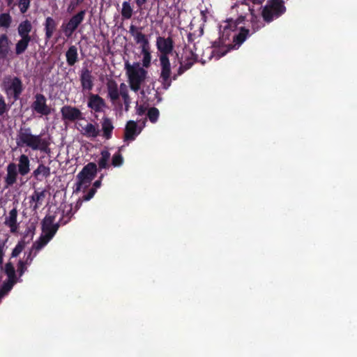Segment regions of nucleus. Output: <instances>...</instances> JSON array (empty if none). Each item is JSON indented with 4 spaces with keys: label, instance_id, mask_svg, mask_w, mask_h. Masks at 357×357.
Returning <instances> with one entry per match:
<instances>
[{
    "label": "nucleus",
    "instance_id": "obj_31",
    "mask_svg": "<svg viewBox=\"0 0 357 357\" xmlns=\"http://www.w3.org/2000/svg\"><path fill=\"white\" fill-rule=\"evenodd\" d=\"M45 37L49 40L52 38L56 27V21L54 18L48 17L45 20Z\"/></svg>",
    "mask_w": 357,
    "mask_h": 357
},
{
    "label": "nucleus",
    "instance_id": "obj_36",
    "mask_svg": "<svg viewBox=\"0 0 357 357\" xmlns=\"http://www.w3.org/2000/svg\"><path fill=\"white\" fill-rule=\"evenodd\" d=\"M133 9L129 1H123L122 3L121 15L125 19L131 18Z\"/></svg>",
    "mask_w": 357,
    "mask_h": 357
},
{
    "label": "nucleus",
    "instance_id": "obj_28",
    "mask_svg": "<svg viewBox=\"0 0 357 357\" xmlns=\"http://www.w3.org/2000/svg\"><path fill=\"white\" fill-rule=\"evenodd\" d=\"M50 167L43 165L42 162L39 163L36 169H35L33 172L35 178L40 181L44 179V178L50 176Z\"/></svg>",
    "mask_w": 357,
    "mask_h": 357
},
{
    "label": "nucleus",
    "instance_id": "obj_17",
    "mask_svg": "<svg viewBox=\"0 0 357 357\" xmlns=\"http://www.w3.org/2000/svg\"><path fill=\"white\" fill-rule=\"evenodd\" d=\"M34 230V227H29L25 231L22 239L18 241L15 247H14L11 254L12 257H17L20 254H21L23 249L25 248L26 242L31 241V239L33 238Z\"/></svg>",
    "mask_w": 357,
    "mask_h": 357
},
{
    "label": "nucleus",
    "instance_id": "obj_11",
    "mask_svg": "<svg viewBox=\"0 0 357 357\" xmlns=\"http://www.w3.org/2000/svg\"><path fill=\"white\" fill-rule=\"evenodd\" d=\"M85 13V11L79 12L77 15H73V17L69 20L68 23L63 24L62 29L66 37H71L73 32H75V29L79 26V24L82 22Z\"/></svg>",
    "mask_w": 357,
    "mask_h": 357
},
{
    "label": "nucleus",
    "instance_id": "obj_37",
    "mask_svg": "<svg viewBox=\"0 0 357 357\" xmlns=\"http://www.w3.org/2000/svg\"><path fill=\"white\" fill-rule=\"evenodd\" d=\"M12 22V18L9 14L0 15V26L8 29Z\"/></svg>",
    "mask_w": 357,
    "mask_h": 357
},
{
    "label": "nucleus",
    "instance_id": "obj_2",
    "mask_svg": "<svg viewBox=\"0 0 357 357\" xmlns=\"http://www.w3.org/2000/svg\"><path fill=\"white\" fill-rule=\"evenodd\" d=\"M59 229V222H56L55 215H47L43 218L42 222V233L32 245V248L24 261L20 260L18 262V271L20 276L24 273L26 265H30L36 257L37 252L40 251L56 234Z\"/></svg>",
    "mask_w": 357,
    "mask_h": 357
},
{
    "label": "nucleus",
    "instance_id": "obj_44",
    "mask_svg": "<svg viewBox=\"0 0 357 357\" xmlns=\"http://www.w3.org/2000/svg\"><path fill=\"white\" fill-rule=\"evenodd\" d=\"M76 3H74V1H72L69 6H68V12H72L74 9L76 8Z\"/></svg>",
    "mask_w": 357,
    "mask_h": 357
},
{
    "label": "nucleus",
    "instance_id": "obj_32",
    "mask_svg": "<svg viewBox=\"0 0 357 357\" xmlns=\"http://www.w3.org/2000/svg\"><path fill=\"white\" fill-rule=\"evenodd\" d=\"M141 54L142 56V62L143 68H149L152 59L150 43L141 51Z\"/></svg>",
    "mask_w": 357,
    "mask_h": 357
},
{
    "label": "nucleus",
    "instance_id": "obj_7",
    "mask_svg": "<svg viewBox=\"0 0 357 357\" xmlns=\"http://www.w3.org/2000/svg\"><path fill=\"white\" fill-rule=\"evenodd\" d=\"M284 12H285V6L282 0H271L267 1L261 14L264 20L270 22L273 18L278 17Z\"/></svg>",
    "mask_w": 357,
    "mask_h": 357
},
{
    "label": "nucleus",
    "instance_id": "obj_12",
    "mask_svg": "<svg viewBox=\"0 0 357 357\" xmlns=\"http://www.w3.org/2000/svg\"><path fill=\"white\" fill-rule=\"evenodd\" d=\"M31 108L35 112L40 115H50L51 107L47 104V99L42 93H37L35 96L34 101L32 102Z\"/></svg>",
    "mask_w": 357,
    "mask_h": 357
},
{
    "label": "nucleus",
    "instance_id": "obj_18",
    "mask_svg": "<svg viewBox=\"0 0 357 357\" xmlns=\"http://www.w3.org/2000/svg\"><path fill=\"white\" fill-rule=\"evenodd\" d=\"M87 105L91 109L94 110L95 112H101L106 107L105 100L98 95L91 93L89 96Z\"/></svg>",
    "mask_w": 357,
    "mask_h": 357
},
{
    "label": "nucleus",
    "instance_id": "obj_8",
    "mask_svg": "<svg viewBox=\"0 0 357 357\" xmlns=\"http://www.w3.org/2000/svg\"><path fill=\"white\" fill-rule=\"evenodd\" d=\"M3 88L7 96L14 99L19 98L23 91L22 82L17 77H6L3 79Z\"/></svg>",
    "mask_w": 357,
    "mask_h": 357
},
{
    "label": "nucleus",
    "instance_id": "obj_20",
    "mask_svg": "<svg viewBox=\"0 0 357 357\" xmlns=\"http://www.w3.org/2000/svg\"><path fill=\"white\" fill-rule=\"evenodd\" d=\"M17 214L18 212L17 208H13L9 211L8 215H6L4 219V224L7 227H10V231L12 233L17 232L19 228Z\"/></svg>",
    "mask_w": 357,
    "mask_h": 357
},
{
    "label": "nucleus",
    "instance_id": "obj_15",
    "mask_svg": "<svg viewBox=\"0 0 357 357\" xmlns=\"http://www.w3.org/2000/svg\"><path fill=\"white\" fill-rule=\"evenodd\" d=\"M60 112L64 121H75L84 119L83 113L75 107L63 106L61 108Z\"/></svg>",
    "mask_w": 357,
    "mask_h": 357
},
{
    "label": "nucleus",
    "instance_id": "obj_23",
    "mask_svg": "<svg viewBox=\"0 0 357 357\" xmlns=\"http://www.w3.org/2000/svg\"><path fill=\"white\" fill-rule=\"evenodd\" d=\"M102 126V136L105 139H110L112 136V131L114 129L112 120L107 116H103L100 121Z\"/></svg>",
    "mask_w": 357,
    "mask_h": 357
},
{
    "label": "nucleus",
    "instance_id": "obj_24",
    "mask_svg": "<svg viewBox=\"0 0 357 357\" xmlns=\"http://www.w3.org/2000/svg\"><path fill=\"white\" fill-rule=\"evenodd\" d=\"M46 197V190H36L33 194L30 197L31 205L33 210H37L43 204V202Z\"/></svg>",
    "mask_w": 357,
    "mask_h": 357
},
{
    "label": "nucleus",
    "instance_id": "obj_26",
    "mask_svg": "<svg viewBox=\"0 0 357 357\" xmlns=\"http://www.w3.org/2000/svg\"><path fill=\"white\" fill-rule=\"evenodd\" d=\"M32 29L31 22L29 20L22 21L19 24L17 27L18 35L21 38H27L29 40H31V37L29 36V33Z\"/></svg>",
    "mask_w": 357,
    "mask_h": 357
},
{
    "label": "nucleus",
    "instance_id": "obj_19",
    "mask_svg": "<svg viewBox=\"0 0 357 357\" xmlns=\"http://www.w3.org/2000/svg\"><path fill=\"white\" fill-rule=\"evenodd\" d=\"M141 130V127L137 126L136 121H128L125 128L124 139L127 141L135 140L136 136L139 135Z\"/></svg>",
    "mask_w": 357,
    "mask_h": 357
},
{
    "label": "nucleus",
    "instance_id": "obj_30",
    "mask_svg": "<svg viewBox=\"0 0 357 357\" xmlns=\"http://www.w3.org/2000/svg\"><path fill=\"white\" fill-rule=\"evenodd\" d=\"M81 84L84 89L86 90H91L93 87V81L91 73L90 70L85 68L83 70L81 73Z\"/></svg>",
    "mask_w": 357,
    "mask_h": 357
},
{
    "label": "nucleus",
    "instance_id": "obj_46",
    "mask_svg": "<svg viewBox=\"0 0 357 357\" xmlns=\"http://www.w3.org/2000/svg\"><path fill=\"white\" fill-rule=\"evenodd\" d=\"M136 4L139 8L142 6L144 3H146V0H135Z\"/></svg>",
    "mask_w": 357,
    "mask_h": 357
},
{
    "label": "nucleus",
    "instance_id": "obj_48",
    "mask_svg": "<svg viewBox=\"0 0 357 357\" xmlns=\"http://www.w3.org/2000/svg\"><path fill=\"white\" fill-rule=\"evenodd\" d=\"M84 0H76L75 3H76V6H77L78 4L79 3H82V2H83Z\"/></svg>",
    "mask_w": 357,
    "mask_h": 357
},
{
    "label": "nucleus",
    "instance_id": "obj_1",
    "mask_svg": "<svg viewBox=\"0 0 357 357\" xmlns=\"http://www.w3.org/2000/svg\"><path fill=\"white\" fill-rule=\"evenodd\" d=\"M249 3H237L233 7L239 13L236 20H228L223 21L220 26V37L218 45L232 46L237 48L244 43L248 36V29H244L242 23L248 13L253 17L256 16V12H260L264 0H249Z\"/></svg>",
    "mask_w": 357,
    "mask_h": 357
},
{
    "label": "nucleus",
    "instance_id": "obj_49",
    "mask_svg": "<svg viewBox=\"0 0 357 357\" xmlns=\"http://www.w3.org/2000/svg\"><path fill=\"white\" fill-rule=\"evenodd\" d=\"M13 0H8V3L10 4V2H12Z\"/></svg>",
    "mask_w": 357,
    "mask_h": 357
},
{
    "label": "nucleus",
    "instance_id": "obj_45",
    "mask_svg": "<svg viewBox=\"0 0 357 357\" xmlns=\"http://www.w3.org/2000/svg\"><path fill=\"white\" fill-rule=\"evenodd\" d=\"M71 211V206H68V210H67V217L64 220V221L63 222V224H66V222H68L71 215H70L68 214V211Z\"/></svg>",
    "mask_w": 357,
    "mask_h": 357
},
{
    "label": "nucleus",
    "instance_id": "obj_33",
    "mask_svg": "<svg viewBox=\"0 0 357 357\" xmlns=\"http://www.w3.org/2000/svg\"><path fill=\"white\" fill-rule=\"evenodd\" d=\"M77 48L75 45L70 46L66 52V61L69 66H73L77 62Z\"/></svg>",
    "mask_w": 357,
    "mask_h": 357
},
{
    "label": "nucleus",
    "instance_id": "obj_34",
    "mask_svg": "<svg viewBox=\"0 0 357 357\" xmlns=\"http://www.w3.org/2000/svg\"><path fill=\"white\" fill-rule=\"evenodd\" d=\"M110 157L111 153L107 151V149H103L101 151V157L98 160L100 168H107Z\"/></svg>",
    "mask_w": 357,
    "mask_h": 357
},
{
    "label": "nucleus",
    "instance_id": "obj_27",
    "mask_svg": "<svg viewBox=\"0 0 357 357\" xmlns=\"http://www.w3.org/2000/svg\"><path fill=\"white\" fill-rule=\"evenodd\" d=\"M18 172L21 175L27 174L30 171V160L27 155L22 154L18 158Z\"/></svg>",
    "mask_w": 357,
    "mask_h": 357
},
{
    "label": "nucleus",
    "instance_id": "obj_4",
    "mask_svg": "<svg viewBox=\"0 0 357 357\" xmlns=\"http://www.w3.org/2000/svg\"><path fill=\"white\" fill-rule=\"evenodd\" d=\"M17 144L20 146H28L33 150L50 152L48 140L40 135L32 134L30 129H21L17 138Z\"/></svg>",
    "mask_w": 357,
    "mask_h": 357
},
{
    "label": "nucleus",
    "instance_id": "obj_13",
    "mask_svg": "<svg viewBox=\"0 0 357 357\" xmlns=\"http://www.w3.org/2000/svg\"><path fill=\"white\" fill-rule=\"evenodd\" d=\"M76 126L80 134L88 138L98 137L101 132L98 123H77Z\"/></svg>",
    "mask_w": 357,
    "mask_h": 357
},
{
    "label": "nucleus",
    "instance_id": "obj_6",
    "mask_svg": "<svg viewBox=\"0 0 357 357\" xmlns=\"http://www.w3.org/2000/svg\"><path fill=\"white\" fill-rule=\"evenodd\" d=\"M97 172V166L94 162H89L85 165L77 176V182L74 188V192L85 190L91 185Z\"/></svg>",
    "mask_w": 357,
    "mask_h": 357
},
{
    "label": "nucleus",
    "instance_id": "obj_14",
    "mask_svg": "<svg viewBox=\"0 0 357 357\" xmlns=\"http://www.w3.org/2000/svg\"><path fill=\"white\" fill-rule=\"evenodd\" d=\"M129 32L136 43L139 45L141 51L150 43L148 36L143 33L141 26L131 25L129 28Z\"/></svg>",
    "mask_w": 357,
    "mask_h": 357
},
{
    "label": "nucleus",
    "instance_id": "obj_21",
    "mask_svg": "<svg viewBox=\"0 0 357 357\" xmlns=\"http://www.w3.org/2000/svg\"><path fill=\"white\" fill-rule=\"evenodd\" d=\"M156 46L162 54H168L173 51V40L171 38L158 37Z\"/></svg>",
    "mask_w": 357,
    "mask_h": 357
},
{
    "label": "nucleus",
    "instance_id": "obj_38",
    "mask_svg": "<svg viewBox=\"0 0 357 357\" xmlns=\"http://www.w3.org/2000/svg\"><path fill=\"white\" fill-rule=\"evenodd\" d=\"M101 185V179L97 180L93 183V188H91L89 193H87L85 196L83 197V199L89 200L94 196V193L97 188H100Z\"/></svg>",
    "mask_w": 357,
    "mask_h": 357
},
{
    "label": "nucleus",
    "instance_id": "obj_40",
    "mask_svg": "<svg viewBox=\"0 0 357 357\" xmlns=\"http://www.w3.org/2000/svg\"><path fill=\"white\" fill-rule=\"evenodd\" d=\"M123 163V157L121 153H116L112 158V164L114 167H119Z\"/></svg>",
    "mask_w": 357,
    "mask_h": 357
},
{
    "label": "nucleus",
    "instance_id": "obj_35",
    "mask_svg": "<svg viewBox=\"0 0 357 357\" xmlns=\"http://www.w3.org/2000/svg\"><path fill=\"white\" fill-rule=\"evenodd\" d=\"M30 41L31 40L28 39H25V38H21L15 46L16 54H23V52L26 50Z\"/></svg>",
    "mask_w": 357,
    "mask_h": 357
},
{
    "label": "nucleus",
    "instance_id": "obj_50",
    "mask_svg": "<svg viewBox=\"0 0 357 357\" xmlns=\"http://www.w3.org/2000/svg\"><path fill=\"white\" fill-rule=\"evenodd\" d=\"M0 178H1V172H0Z\"/></svg>",
    "mask_w": 357,
    "mask_h": 357
},
{
    "label": "nucleus",
    "instance_id": "obj_43",
    "mask_svg": "<svg viewBox=\"0 0 357 357\" xmlns=\"http://www.w3.org/2000/svg\"><path fill=\"white\" fill-rule=\"evenodd\" d=\"M6 111V103L2 96H0V115Z\"/></svg>",
    "mask_w": 357,
    "mask_h": 357
},
{
    "label": "nucleus",
    "instance_id": "obj_9",
    "mask_svg": "<svg viewBox=\"0 0 357 357\" xmlns=\"http://www.w3.org/2000/svg\"><path fill=\"white\" fill-rule=\"evenodd\" d=\"M4 271L8 276L6 282H3L0 289V299L6 296L9 291H10L17 282V277L15 275V267L12 263L8 262L5 265Z\"/></svg>",
    "mask_w": 357,
    "mask_h": 357
},
{
    "label": "nucleus",
    "instance_id": "obj_47",
    "mask_svg": "<svg viewBox=\"0 0 357 357\" xmlns=\"http://www.w3.org/2000/svg\"><path fill=\"white\" fill-rule=\"evenodd\" d=\"M144 109L143 107H137V114L138 115H142V114H144Z\"/></svg>",
    "mask_w": 357,
    "mask_h": 357
},
{
    "label": "nucleus",
    "instance_id": "obj_42",
    "mask_svg": "<svg viewBox=\"0 0 357 357\" xmlns=\"http://www.w3.org/2000/svg\"><path fill=\"white\" fill-rule=\"evenodd\" d=\"M6 241L0 238V268H2L3 258L5 252Z\"/></svg>",
    "mask_w": 357,
    "mask_h": 357
},
{
    "label": "nucleus",
    "instance_id": "obj_10",
    "mask_svg": "<svg viewBox=\"0 0 357 357\" xmlns=\"http://www.w3.org/2000/svg\"><path fill=\"white\" fill-rule=\"evenodd\" d=\"M160 79L164 89H168L171 84V64L167 56H160Z\"/></svg>",
    "mask_w": 357,
    "mask_h": 357
},
{
    "label": "nucleus",
    "instance_id": "obj_22",
    "mask_svg": "<svg viewBox=\"0 0 357 357\" xmlns=\"http://www.w3.org/2000/svg\"><path fill=\"white\" fill-rule=\"evenodd\" d=\"M7 174L5 176V183L7 186L12 185L17 182L18 172L17 170V165L14 162H10L7 165Z\"/></svg>",
    "mask_w": 357,
    "mask_h": 357
},
{
    "label": "nucleus",
    "instance_id": "obj_5",
    "mask_svg": "<svg viewBox=\"0 0 357 357\" xmlns=\"http://www.w3.org/2000/svg\"><path fill=\"white\" fill-rule=\"evenodd\" d=\"M124 66L130 89L137 91L141 88V84L145 82L148 73L147 70L142 67L139 62H134L130 64L129 61H126Z\"/></svg>",
    "mask_w": 357,
    "mask_h": 357
},
{
    "label": "nucleus",
    "instance_id": "obj_29",
    "mask_svg": "<svg viewBox=\"0 0 357 357\" xmlns=\"http://www.w3.org/2000/svg\"><path fill=\"white\" fill-rule=\"evenodd\" d=\"M227 50H218L215 52L213 48L208 47L204 51L203 54H202V62L205 63L206 62L207 59H211L212 57H215L216 59H219L220 57L223 56V55H225L227 54Z\"/></svg>",
    "mask_w": 357,
    "mask_h": 357
},
{
    "label": "nucleus",
    "instance_id": "obj_41",
    "mask_svg": "<svg viewBox=\"0 0 357 357\" xmlns=\"http://www.w3.org/2000/svg\"><path fill=\"white\" fill-rule=\"evenodd\" d=\"M30 3L31 0H19L18 6L20 7L21 13H26L30 6Z\"/></svg>",
    "mask_w": 357,
    "mask_h": 357
},
{
    "label": "nucleus",
    "instance_id": "obj_3",
    "mask_svg": "<svg viewBox=\"0 0 357 357\" xmlns=\"http://www.w3.org/2000/svg\"><path fill=\"white\" fill-rule=\"evenodd\" d=\"M107 96L114 109L121 114L123 109L128 111L131 104L129 89L127 84L123 82L119 86L114 81H109L107 84Z\"/></svg>",
    "mask_w": 357,
    "mask_h": 357
},
{
    "label": "nucleus",
    "instance_id": "obj_39",
    "mask_svg": "<svg viewBox=\"0 0 357 357\" xmlns=\"http://www.w3.org/2000/svg\"><path fill=\"white\" fill-rule=\"evenodd\" d=\"M160 115L159 110L156 107H151L148 110V118L150 121L156 122Z\"/></svg>",
    "mask_w": 357,
    "mask_h": 357
},
{
    "label": "nucleus",
    "instance_id": "obj_25",
    "mask_svg": "<svg viewBox=\"0 0 357 357\" xmlns=\"http://www.w3.org/2000/svg\"><path fill=\"white\" fill-rule=\"evenodd\" d=\"M10 41L6 34L0 35V56L6 58L10 52Z\"/></svg>",
    "mask_w": 357,
    "mask_h": 357
},
{
    "label": "nucleus",
    "instance_id": "obj_16",
    "mask_svg": "<svg viewBox=\"0 0 357 357\" xmlns=\"http://www.w3.org/2000/svg\"><path fill=\"white\" fill-rule=\"evenodd\" d=\"M199 54H194L191 49L185 48L183 50V55L181 59V66L179 68V73H183V71L190 68L194 64Z\"/></svg>",
    "mask_w": 357,
    "mask_h": 357
}]
</instances>
